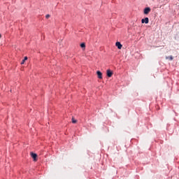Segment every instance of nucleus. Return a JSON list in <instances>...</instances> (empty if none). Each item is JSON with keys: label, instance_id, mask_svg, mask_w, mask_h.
I'll return each instance as SVG.
<instances>
[{"label": "nucleus", "instance_id": "f257e3e1", "mask_svg": "<svg viewBox=\"0 0 179 179\" xmlns=\"http://www.w3.org/2000/svg\"><path fill=\"white\" fill-rule=\"evenodd\" d=\"M31 156L34 159V162H37V154L31 152Z\"/></svg>", "mask_w": 179, "mask_h": 179}, {"label": "nucleus", "instance_id": "f03ea898", "mask_svg": "<svg viewBox=\"0 0 179 179\" xmlns=\"http://www.w3.org/2000/svg\"><path fill=\"white\" fill-rule=\"evenodd\" d=\"M150 8L149 7H147L144 9V15H149L150 13Z\"/></svg>", "mask_w": 179, "mask_h": 179}, {"label": "nucleus", "instance_id": "7ed1b4c3", "mask_svg": "<svg viewBox=\"0 0 179 179\" xmlns=\"http://www.w3.org/2000/svg\"><path fill=\"white\" fill-rule=\"evenodd\" d=\"M106 74L108 78H111V76H113V71H111V70L108 69L106 71Z\"/></svg>", "mask_w": 179, "mask_h": 179}, {"label": "nucleus", "instance_id": "20e7f679", "mask_svg": "<svg viewBox=\"0 0 179 179\" xmlns=\"http://www.w3.org/2000/svg\"><path fill=\"white\" fill-rule=\"evenodd\" d=\"M96 75L99 79H103V73H101L100 71H96Z\"/></svg>", "mask_w": 179, "mask_h": 179}, {"label": "nucleus", "instance_id": "39448f33", "mask_svg": "<svg viewBox=\"0 0 179 179\" xmlns=\"http://www.w3.org/2000/svg\"><path fill=\"white\" fill-rule=\"evenodd\" d=\"M141 23H145V24H148V23H149V18L145 17V19H142Z\"/></svg>", "mask_w": 179, "mask_h": 179}, {"label": "nucleus", "instance_id": "423d86ee", "mask_svg": "<svg viewBox=\"0 0 179 179\" xmlns=\"http://www.w3.org/2000/svg\"><path fill=\"white\" fill-rule=\"evenodd\" d=\"M116 47H117L118 50H121L122 48V45L120 42H116Z\"/></svg>", "mask_w": 179, "mask_h": 179}, {"label": "nucleus", "instance_id": "0eeeda50", "mask_svg": "<svg viewBox=\"0 0 179 179\" xmlns=\"http://www.w3.org/2000/svg\"><path fill=\"white\" fill-rule=\"evenodd\" d=\"M26 61H27V57H25L24 59H22V61L21 62V65H23V64H24Z\"/></svg>", "mask_w": 179, "mask_h": 179}, {"label": "nucleus", "instance_id": "6e6552de", "mask_svg": "<svg viewBox=\"0 0 179 179\" xmlns=\"http://www.w3.org/2000/svg\"><path fill=\"white\" fill-rule=\"evenodd\" d=\"M166 59H169V61H173V56L166 57Z\"/></svg>", "mask_w": 179, "mask_h": 179}, {"label": "nucleus", "instance_id": "1a4fd4ad", "mask_svg": "<svg viewBox=\"0 0 179 179\" xmlns=\"http://www.w3.org/2000/svg\"><path fill=\"white\" fill-rule=\"evenodd\" d=\"M80 47L81 48H85L86 47V45L85 43H81Z\"/></svg>", "mask_w": 179, "mask_h": 179}, {"label": "nucleus", "instance_id": "9d476101", "mask_svg": "<svg viewBox=\"0 0 179 179\" xmlns=\"http://www.w3.org/2000/svg\"><path fill=\"white\" fill-rule=\"evenodd\" d=\"M72 122H73V124H76L77 120H75V118L72 117Z\"/></svg>", "mask_w": 179, "mask_h": 179}, {"label": "nucleus", "instance_id": "9b49d317", "mask_svg": "<svg viewBox=\"0 0 179 179\" xmlns=\"http://www.w3.org/2000/svg\"><path fill=\"white\" fill-rule=\"evenodd\" d=\"M45 17H46V19H48V18H50V15H46V16H45Z\"/></svg>", "mask_w": 179, "mask_h": 179}, {"label": "nucleus", "instance_id": "f8f14e48", "mask_svg": "<svg viewBox=\"0 0 179 179\" xmlns=\"http://www.w3.org/2000/svg\"><path fill=\"white\" fill-rule=\"evenodd\" d=\"M0 38H1V34H0Z\"/></svg>", "mask_w": 179, "mask_h": 179}]
</instances>
